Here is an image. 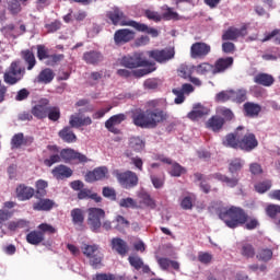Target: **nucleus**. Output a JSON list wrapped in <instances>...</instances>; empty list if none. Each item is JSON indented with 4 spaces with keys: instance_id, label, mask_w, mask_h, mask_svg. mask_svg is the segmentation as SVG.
<instances>
[{
    "instance_id": "1",
    "label": "nucleus",
    "mask_w": 280,
    "mask_h": 280,
    "mask_svg": "<svg viewBox=\"0 0 280 280\" xmlns=\"http://www.w3.org/2000/svg\"><path fill=\"white\" fill-rule=\"evenodd\" d=\"M218 215L229 229H237V226H244L245 224L247 231H255L259 226V220L249 218L248 213L240 207L231 206L230 208H220Z\"/></svg>"
},
{
    "instance_id": "2",
    "label": "nucleus",
    "mask_w": 280,
    "mask_h": 280,
    "mask_svg": "<svg viewBox=\"0 0 280 280\" xmlns=\"http://www.w3.org/2000/svg\"><path fill=\"white\" fill-rule=\"evenodd\" d=\"M167 112L155 108L143 110L141 108L135 109L131 114L133 125L138 128H156L159 124L167 121Z\"/></svg>"
},
{
    "instance_id": "3",
    "label": "nucleus",
    "mask_w": 280,
    "mask_h": 280,
    "mask_svg": "<svg viewBox=\"0 0 280 280\" xmlns=\"http://www.w3.org/2000/svg\"><path fill=\"white\" fill-rule=\"evenodd\" d=\"M121 67L126 69H138L132 71L135 78H143L144 75H150L156 69V63L150 62L143 59V52H135L131 56H125L120 60ZM139 67H145L139 69Z\"/></svg>"
},
{
    "instance_id": "4",
    "label": "nucleus",
    "mask_w": 280,
    "mask_h": 280,
    "mask_svg": "<svg viewBox=\"0 0 280 280\" xmlns=\"http://www.w3.org/2000/svg\"><path fill=\"white\" fill-rule=\"evenodd\" d=\"M47 150L50 155L44 160V165H46V167H51L52 165H56V163H60V161L69 163L70 161H73V155L75 154V150L73 149H62L60 151V148L56 144H48Z\"/></svg>"
},
{
    "instance_id": "5",
    "label": "nucleus",
    "mask_w": 280,
    "mask_h": 280,
    "mask_svg": "<svg viewBox=\"0 0 280 280\" xmlns=\"http://www.w3.org/2000/svg\"><path fill=\"white\" fill-rule=\"evenodd\" d=\"M237 137L240 138L238 150H243V152H253L259 145L255 133L249 132L244 126L237 127Z\"/></svg>"
},
{
    "instance_id": "6",
    "label": "nucleus",
    "mask_w": 280,
    "mask_h": 280,
    "mask_svg": "<svg viewBox=\"0 0 280 280\" xmlns=\"http://www.w3.org/2000/svg\"><path fill=\"white\" fill-rule=\"evenodd\" d=\"M83 255L89 258V264L97 270V268H102V261H104V254L100 250V245L93 244H83L82 246Z\"/></svg>"
},
{
    "instance_id": "7",
    "label": "nucleus",
    "mask_w": 280,
    "mask_h": 280,
    "mask_svg": "<svg viewBox=\"0 0 280 280\" xmlns=\"http://www.w3.org/2000/svg\"><path fill=\"white\" fill-rule=\"evenodd\" d=\"M23 75H25V68L21 67L20 60H15L11 62L9 69L4 72L3 81L5 84L14 86V84L23 80Z\"/></svg>"
},
{
    "instance_id": "8",
    "label": "nucleus",
    "mask_w": 280,
    "mask_h": 280,
    "mask_svg": "<svg viewBox=\"0 0 280 280\" xmlns=\"http://www.w3.org/2000/svg\"><path fill=\"white\" fill-rule=\"evenodd\" d=\"M37 59L39 62H45L46 67H56L58 62L65 60V55L62 54H49V48L47 46L39 44L36 46ZM46 60V61H45Z\"/></svg>"
},
{
    "instance_id": "9",
    "label": "nucleus",
    "mask_w": 280,
    "mask_h": 280,
    "mask_svg": "<svg viewBox=\"0 0 280 280\" xmlns=\"http://www.w3.org/2000/svg\"><path fill=\"white\" fill-rule=\"evenodd\" d=\"M104 218H106V211L102 208H90L88 210V224L93 233H100Z\"/></svg>"
},
{
    "instance_id": "10",
    "label": "nucleus",
    "mask_w": 280,
    "mask_h": 280,
    "mask_svg": "<svg viewBox=\"0 0 280 280\" xmlns=\"http://www.w3.org/2000/svg\"><path fill=\"white\" fill-rule=\"evenodd\" d=\"M113 175L116 176L118 183L125 189H132V187H137L139 185V176H137V173L132 171L121 173L119 170H116L113 172Z\"/></svg>"
},
{
    "instance_id": "11",
    "label": "nucleus",
    "mask_w": 280,
    "mask_h": 280,
    "mask_svg": "<svg viewBox=\"0 0 280 280\" xmlns=\"http://www.w3.org/2000/svg\"><path fill=\"white\" fill-rule=\"evenodd\" d=\"M211 54V45L205 42H196L190 46V58L194 60H205Z\"/></svg>"
},
{
    "instance_id": "12",
    "label": "nucleus",
    "mask_w": 280,
    "mask_h": 280,
    "mask_svg": "<svg viewBox=\"0 0 280 280\" xmlns=\"http://www.w3.org/2000/svg\"><path fill=\"white\" fill-rule=\"evenodd\" d=\"M106 16L109 19L112 25H120V27H130L129 23L135 22V20L126 21V15L119 8L112 9L106 13Z\"/></svg>"
},
{
    "instance_id": "13",
    "label": "nucleus",
    "mask_w": 280,
    "mask_h": 280,
    "mask_svg": "<svg viewBox=\"0 0 280 280\" xmlns=\"http://www.w3.org/2000/svg\"><path fill=\"white\" fill-rule=\"evenodd\" d=\"M175 55L176 52L174 51V48L154 49L148 51L149 58H152L155 60V62H160V65L168 62V60H172Z\"/></svg>"
},
{
    "instance_id": "14",
    "label": "nucleus",
    "mask_w": 280,
    "mask_h": 280,
    "mask_svg": "<svg viewBox=\"0 0 280 280\" xmlns=\"http://www.w3.org/2000/svg\"><path fill=\"white\" fill-rule=\"evenodd\" d=\"M32 143H34L33 136H25L23 132H18L11 138L10 145L11 150H21L23 145L28 148Z\"/></svg>"
},
{
    "instance_id": "15",
    "label": "nucleus",
    "mask_w": 280,
    "mask_h": 280,
    "mask_svg": "<svg viewBox=\"0 0 280 280\" xmlns=\"http://www.w3.org/2000/svg\"><path fill=\"white\" fill-rule=\"evenodd\" d=\"M49 109V98H40L32 108L31 114L36 119H47V110Z\"/></svg>"
},
{
    "instance_id": "16",
    "label": "nucleus",
    "mask_w": 280,
    "mask_h": 280,
    "mask_svg": "<svg viewBox=\"0 0 280 280\" xmlns=\"http://www.w3.org/2000/svg\"><path fill=\"white\" fill-rule=\"evenodd\" d=\"M106 178H108V167L106 166H98L85 174L86 183H96L97 180H106Z\"/></svg>"
},
{
    "instance_id": "17",
    "label": "nucleus",
    "mask_w": 280,
    "mask_h": 280,
    "mask_svg": "<svg viewBox=\"0 0 280 280\" xmlns=\"http://www.w3.org/2000/svg\"><path fill=\"white\" fill-rule=\"evenodd\" d=\"M136 33L130 28H120L117 30L114 34L115 45H126L130 40H135Z\"/></svg>"
},
{
    "instance_id": "18",
    "label": "nucleus",
    "mask_w": 280,
    "mask_h": 280,
    "mask_svg": "<svg viewBox=\"0 0 280 280\" xmlns=\"http://www.w3.org/2000/svg\"><path fill=\"white\" fill-rule=\"evenodd\" d=\"M248 27L243 25L241 28L229 27L222 35V40H237L240 37L248 35Z\"/></svg>"
},
{
    "instance_id": "19",
    "label": "nucleus",
    "mask_w": 280,
    "mask_h": 280,
    "mask_svg": "<svg viewBox=\"0 0 280 280\" xmlns=\"http://www.w3.org/2000/svg\"><path fill=\"white\" fill-rule=\"evenodd\" d=\"M233 62H235V60L233 59V57H221L218 58L214 61V75H218L220 73H225L226 71H229V69H231V67H233Z\"/></svg>"
},
{
    "instance_id": "20",
    "label": "nucleus",
    "mask_w": 280,
    "mask_h": 280,
    "mask_svg": "<svg viewBox=\"0 0 280 280\" xmlns=\"http://www.w3.org/2000/svg\"><path fill=\"white\" fill-rule=\"evenodd\" d=\"M122 121H126V116L124 114L114 115L105 121V128L108 132H113V135H119L121 130L115 126H119Z\"/></svg>"
},
{
    "instance_id": "21",
    "label": "nucleus",
    "mask_w": 280,
    "mask_h": 280,
    "mask_svg": "<svg viewBox=\"0 0 280 280\" xmlns=\"http://www.w3.org/2000/svg\"><path fill=\"white\" fill-rule=\"evenodd\" d=\"M18 200L25 202V200H32L34 198L36 190L33 187L26 186L25 184L18 185L15 189Z\"/></svg>"
},
{
    "instance_id": "22",
    "label": "nucleus",
    "mask_w": 280,
    "mask_h": 280,
    "mask_svg": "<svg viewBox=\"0 0 280 280\" xmlns=\"http://www.w3.org/2000/svg\"><path fill=\"white\" fill-rule=\"evenodd\" d=\"M143 148H145V142L139 137H132L129 139V144L128 149L125 151V156L130 159L132 156V152H143Z\"/></svg>"
},
{
    "instance_id": "23",
    "label": "nucleus",
    "mask_w": 280,
    "mask_h": 280,
    "mask_svg": "<svg viewBox=\"0 0 280 280\" xmlns=\"http://www.w3.org/2000/svg\"><path fill=\"white\" fill-rule=\"evenodd\" d=\"M211 176L214 180H219V183L225 185V187H230V189H235L240 185V177L237 176L229 177L222 173H214Z\"/></svg>"
},
{
    "instance_id": "24",
    "label": "nucleus",
    "mask_w": 280,
    "mask_h": 280,
    "mask_svg": "<svg viewBox=\"0 0 280 280\" xmlns=\"http://www.w3.org/2000/svg\"><path fill=\"white\" fill-rule=\"evenodd\" d=\"M82 60L85 65L97 67V65L104 60V55L97 50H89L83 54Z\"/></svg>"
},
{
    "instance_id": "25",
    "label": "nucleus",
    "mask_w": 280,
    "mask_h": 280,
    "mask_svg": "<svg viewBox=\"0 0 280 280\" xmlns=\"http://www.w3.org/2000/svg\"><path fill=\"white\" fill-rule=\"evenodd\" d=\"M51 174L57 180H65V178L73 176V170L65 164H60L52 168Z\"/></svg>"
},
{
    "instance_id": "26",
    "label": "nucleus",
    "mask_w": 280,
    "mask_h": 280,
    "mask_svg": "<svg viewBox=\"0 0 280 280\" xmlns=\"http://www.w3.org/2000/svg\"><path fill=\"white\" fill-rule=\"evenodd\" d=\"M259 113H261V105L257 103L246 102L243 105V114L245 117L255 119V117H259Z\"/></svg>"
},
{
    "instance_id": "27",
    "label": "nucleus",
    "mask_w": 280,
    "mask_h": 280,
    "mask_svg": "<svg viewBox=\"0 0 280 280\" xmlns=\"http://www.w3.org/2000/svg\"><path fill=\"white\" fill-rule=\"evenodd\" d=\"M20 56L22 60L25 62L27 71H32L34 67H36V55H34V51L32 49L21 50Z\"/></svg>"
},
{
    "instance_id": "28",
    "label": "nucleus",
    "mask_w": 280,
    "mask_h": 280,
    "mask_svg": "<svg viewBox=\"0 0 280 280\" xmlns=\"http://www.w3.org/2000/svg\"><path fill=\"white\" fill-rule=\"evenodd\" d=\"M33 203L34 211H51L56 207V201L48 198H39Z\"/></svg>"
},
{
    "instance_id": "29",
    "label": "nucleus",
    "mask_w": 280,
    "mask_h": 280,
    "mask_svg": "<svg viewBox=\"0 0 280 280\" xmlns=\"http://www.w3.org/2000/svg\"><path fill=\"white\" fill-rule=\"evenodd\" d=\"M224 118H222V116L214 115L208 119L206 127L209 128V130H212V132H220V130L224 128Z\"/></svg>"
},
{
    "instance_id": "30",
    "label": "nucleus",
    "mask_w": 280,
    "mask_h": 280,
    "mask_svg": "<svg viewBox=\"0 0 280 280\" xmlns=\"http://www.w3.org/2000/svg\"><path fill=\"white\" fill-rule=\"evenodd\" d=\"M224 148H232L233 150H240V137L237 136V128L234 132L228 133L223 141Z\"/></svg>"
},
{
    "instance_id": "31",
    "label": "nucleus",
    "mask_w": 280,
    "mask_h": 280,
    "mask_svg": "<svg viewBox=\"0 0 280 280\" xmlns=\"http://www.w3.org/2000/svg\"><path fill=\"white\" fill-rule=\"evenodd\" d=\"M55 78L56 73L51 70V68H45L38 73L36 81L38 84H51Z\"/></svg>"
},
{
    "instance_id": "32",
    "label": "nucleus",
    "mask_w": 280,
    "mask_h": 280,
    "mask_svg": "<svg viewBox=\"0 0 280 280\" xmlns=\"http://www.w3.org/2000/svg\"><path fill=\"white\" fill-rule=\"evenodd\" d=\"M113 250H116L118 255H121V257H125V255H128V243L124 241L120 237H114L110 242Z\"/></svg>"
},
{
    "instance_id": "33",
    "label": "nucleus",
    "mask_w": 280,
    "mask_h": 280,
    "mask_svg": "<svg viewBox=\"0 0 280 280\" xmlns=\"http://www.w3.org/2000/svg\"><path fill=\"white\" fill-rule=\"evenodd\" d=\"M128 25L137 30V32H144L145 34H150L152 38L159 37V30L149 27L148 24L139 23V22H130Z\"/></svg>"
},
{
    "instance_id": "34",
    "label": "nucleus",
    "mask_w": 280,
    "mask_h": 280,
    "mask_svg": "<svg viewBox=\"0 0 280 280\" xmlns=\"http://www.w3.org/2000/svg\"><path fill=\"white\" fill-rule=\"evenodd\" d=\"M190 69L192 71H196L198 75H208V73H211V75H215L214 67L209 62H201L197 66L190 67Z\"/></svg>"
},
{
    "instance_id": "35",
    "label": "nucleus",
    "mask_w": 280,
    "mask_h": 280,
    "mask_svg": "<svg viewBox=\"0 0 280 280\" xmlns=\"http://www.w3.org/2000/svg\"><path fill=\"white\" fill-rule=\"evenodd\" d=\"M254 82L260 86H272L275 84V77L260 72L254 77Z\"/></svg>"
},
{
    "instance_id": "36",
    "label": "nucleus",
    "mask_w": 280,
    "mask_h": 280,
    "mask_svg": "<svg viewBox=\"0 0 280 280\" xmlns=\"http://www.w3.org/2000/svg\"><path fill=\"white\" fill-rule=\"evenodd\" d=\"M58 137H60L61 141L65 143H75L78 141V136L73 132L71 127H65L58 132Z\"/></svg>"
},
{
    "instance_id": "37",
    "label": "nucleus",
    "mask_w": 280,
    "mask_h": 280,
    "mask_svg": "<svg viewBox=\"0 0 280 280\" xmlns=\"http://www.w3.org/2000/svg\"><path fill=\"white\" fill-rule=\"evenodd\" d=\"M71 128H82V126H91L93 124V120L91 117H80L78 115H71L69 120Z\"/></svg>"
},
{
    "instance_id": "38",
    "label": "nucleus",
    "mask_w": 280,
    "mask_h": 280,
    "mask_svg": "<svg viewBox=\"0 0 280 280\" xmlns=\"http://www.w3.org/2000/svg\"><path fill=\"white\" fill-rule=\"evenodd\" d=\"M26 242L28 244H32V246H38V244H42V242H45V234L40 231H31L26 235Z\"/></svg>"
},
{
    "instance_id": "39",
    "label": "nucleus",
    "mask_w": 280,
    "mask_h": 280,
    "mask_svg": "<svg viewBox=\"0 0 280 280\" xmlns=\"http://www.w3.org/2000/svg\"><path fill=\"white\" fill-rule=\"evenodd\" d=\"M248 100V91L244 88L232 90V102L234 104H244Z\"/></svg>"
},
{
    "instance_id": "40",
    "label": "nucleus",
    "mask_w": 280,
    "mask_h": 280,
    "mask_svg": "<svg viewBox=\"0 0 280 280\" xmlns=\"http://www.w3.org/2000/svg\"><path fill=\"white\" fill-rule=\"evenodd\" d=\"M244 168V160L241 158H235L229 162L228 170L230 174H240Z\"/></svg>"
},
{
    "instance_id": "41",
    "label": "nucleus",
    "mask_w": 280,
    "mask_h": 280,
    "mask_svg": "<svg viewBox=\"0 0 280 280\" xmlns=\"http://www.w3.org/2000/svg\"><path fill=\"white\" fill-rule=\"evenodd\" d=\"M70 215L74 225L82 226L84 224V210L74 208L71 210Z\"/></svg>"
},
{
    "instance_id": "42",
    "label": "nucleus",
    "mask_w": 280,
    "mask_h": 280,
    "mask_svg": "<svg viewBox=\"0 0 280 280\" xmlns=\"http://www.w3.org/2000/svg\"><path fill=\"white\" fill-rule=\"evenodd\" d=\"M36 190H35V198L40 199L45 198L47 196V182L43 179H38L35 184Z\"/></svg>"
},
{
    "instance_id": "43",
    "label": "nucleus",
    "mask_w": 280,
    "mask_h": 280,
    "mask_svg": "<svg viewBox=\"0 0 280 280\" xmlns=\"http://www.w3.org/2000/svg\"><path fill=\"white\" fill-rule=\"evenodd\" d=\"M138 197L140 198V202L147 206L149 209H156V201L150 196V194L145 191L139 192Z\"/></svg>"
},
{
    "instance_id": "44",
    "label": "nucleus",
    "mask_w": 280,
    "mask_h": 280,
    "mask_svg": "<svg viewBox=\"0 0 280 280\" xmlns=\"http://www.w3.org/2000/svg\"><path fill=\"white\" fill-rule=\"evenodd\" d=\"M241 255L242 257H245L246 259H253L255 257V247L253 244L249 243H242L241 245Z\"/></svg>"
},
{
    "instance_id": "45",
    "label": "nucleus",
    "mask_w": 280,
    "mask_h": 280,
    "mask_svg": "<svg viewBox=\"0 0 280 280\" xmlns=\"http://www.w3.org/2000/svg\"><path fill=\"white\" fill-rule=\"evenodd\" d=\"M163 10H165V12L162 13V19H164V21H179L180 20L178 12L174 11L173 8L164 5Z\"/></svg>"
},
{
    "instance_id": "46",
    "label": "nucleus",
    "mask_w": 280,
    "mask_h": 280,
    "mask_svg": "<svg viewBox=\"0 0 280 280\" xmlns=\"http://www.w3.org/2000/svg\"><path fill=\"white\" fill-rule=\"evenodd\" d=\"M114 222L116 223L115 230L119 231L120 233L126 231L130 226V221H128L124 215L118 214Z\"/></svg>"
},
{
    "instance_id": "47",
    "label": "nucleus",
    "mask_w": 280,
    "mask_h": 280,
    "mask_svg": "<svg viewBox=\"0 0 280 280\" xmlns=\"http://www.w3.org/2000/svg\"><path fill=\"white\" fill-rule=\"evenodd\" d=\"M217 113L222 117V119H224V124H226V121H233V119H235V114L231 108L219 107L217 109Z\"/></svg>"
},
{
    "instance_id": "48",
    "label": "nucleus",
    "mask_w": 280,
    "mask_h": 280,
    "mask_svg": "<svg viewBox=\"0 0 280 280\" xmlns=\"http://www.w3.org/2000/svg\"><path fill=\"white\" fill-rule=\"evenodd\" d=\"M183 74V78H185V80H189V82H191L192 84H195V86H202V81H200V79L196 78V77H191V73L194 72V70L191 68H183V70L180 71Z\"/></svg>"
},
{
    "instance_id": "49",
    "label": "nucleus",
    "mask_w": 280,
    "mask_h": 280,
    "mask_svg": "<svg viewBox=\"0 0 280 280\" xmlns=\"http://www.w3.org/2000/svg\"><path fill=\"white\" fill-rule=\"evenodd\" d=\"M9 231H16V229H30V221L20 219L8 223Z\"/></svg>"
},
{
    "instance_id": "50",
    "label": "nucleus",
    "mask_w": 280,
    "mask_h": 280,
    "mask_svg": "<svg viewBox=\"0 0 280 280\" xmlns=\"http://www.w3.org/2000/svg\"><path fill=\"white\" fill-rule=\"evenodd\" d=\"M272 38L276 45H280V28H275L272 32L266 33L261 43H268V40H272Z\"/></svg>"
},
{
    "instance_id": "51",
    "label": "nucleus",
    "mask_w": 280,
    "mask_h": 280,
    "mask_svg": "<svg viewBox=\"0 0 280 280\" xmlns=\"http://www.w3.org/2000/svg\"><path fill=\"white\" fill-rule=\"evenodd\" d=\"M256 258L258 261H265L268 262L270 259H272V249L270 248H261L257 252Z\"/></svg>"
},
{
    "instance_id": "52",
    "label": "nucleus",
    "mask_w": 280,
    "mask_h": 280,
    "mask_svg": "<svg viewBox=\"0 0 280 280\" xmlns=\"http://www.w3.org/2000/svg\"><path fill=\"white\" fill-rule=\"evenodd\" d=\"M205 115H208L207 108L199 107L188 113L187 117L188 119H191V121H196L197 119H201V117H205Z\"/></svg>"
},
{
    "instance_id": "53",
    "label": "nucleus",
    "mask_w": 280,
    "mask_h": 280,
    "mask_svg": "<svg viewBox=\"0 0 280 280\" xmlns=\"http://www.w3.org/2000/svg\"><path fill=\"white\" fill-rule=\"evenodd\" d=\"M171 170L168 172V174H171V176H174L176 178L183 176V174H185V172H187L185 170V167H183L180 164H178L177 162H174L173 164H171Z\"/></svg>"
},
{
    "instance_id": "54",
    "label": "nucleus",
    "mask_w": 280,
    "mask_h": 280,
    "mask_svg": "<svg viewBox=\"0 0 280 280\" xmlns=\"http://www.w3.org/2000/svg\"><path fill=\"white\" fill-rule=\"evenodd\" d=\"M215 102H220L222 104L226 102H232V90L221 91L215 95Z\"/></svg>"
},
{
    "instance_id": "55",
    "label": "nucleus",
    "mask_w": 280,
    "mask_h": 280,
    "mask_svg": "<svg viewBox=\"0 0 280 280\" xmlns=\"http://www.w3.org/2000/svg\"><path fill=\"white\" fill-rule=\"evenodd\" d=\"M47 117L50 121H58L60 119V107L48 106Z\"/></svg>"
},
{
    "instance_id": "56",
    "label": "nucleus",
    "mask_w": 280,
    "mask_h": 280,
    "mask_svg": "<svg viewBox=\"0 0 280 280\" xmlns=\"http://www.w3.org/2000/svg\"><path fill=\"white\" fill-rule=\"evenodd\" d=\"M119 207H122L124 209H138L139 208V206L137 205V201H135V199H132L131 197L120 199Z\"/></svg>"
},
{
    "instance_id": "57",
    "label": "nucleus",
    "mask_w": 280,
    "mask_h": 280,
    "mask_svg": "<svg viewBox=\"0 0 280 280\" xmlns=\"http://www.w3.org/2000/svg\"><path fill=\"white\" fill-rule=\"evenodd\" d=\"M150 179L155 189H162V187L165 185L164 176L151 174Z\"/></svg>"
},
{
    "instance_id": "58",
    "label": "nucleus",
    "mask_w": 280,
    "mask_h": 280,
    "mask_svg": "<svg viewBox=\"0 0 280 280\" xmlns=\"http://www.w3.org/2000/svg\"><path fill=\"white\" fill-rule=\"evenodd\" d=\"M128 261L135 270H141V267L143 266V259L139 256H129Z\"/></svg>"
},
{
    "instance_id": "59",
    "label": "nucleus",
    "mask_w": 280,
    "mask_h": 280,
    "mask_svg": "<svg viewBox=\"0 0 280 280\" xmlns=\"http://www.w3.org/2000/svg\"><path fill=\"white\" fill-rule=\"evenodd\" d=\"M144 16H147L149 21H154L155 23H161V21H163V15H160L159 12L152 10H145Z\"/></svg>"
},
{
    "instance_id": "60",
    "label": "nucleus",
    "mask_w": 280,
    "mask_h": 280,
    "mask_svg": "<svg viewBox=\"0 0 280 280\" xmlns=\"http://www.w3.org/2000/svg\"><path fill=\"white\" fill-rule=\"evenodd\" d=\"M104 198H108V200H117V191H115V188H110L108 186L103 187L102 191Z\"/></svg>"
},
{
    "instance_id": "61",
    "label": "nucleus",
    "mask_w": 280,
    "mask_h": 280,
    "mask_svg": "<svg viewBox=\"0 0 280 280\" xmlns=\"http://www.w3.org/2000/svg\"><path fill=\"white\" fill-rule=\"evenodd\" d=\"M272 187V183L270 182H261L255 185V190L258 194H266Z\"/></svg>"
},
{
    "instance_id": "62",
    "label": "nucleus",
    "mask_w": 280,
    "mask_h": 280,
    "mask_svg": "<svg viewBox=\"0 0 280 280\" xmlns=\"http://www.w3.org/2000/svg\"><path fill=\"white\" fill-rule=\"evenodd\" d=\"M266 213L269 218H277V214L280 213V206L279 205L267 206Z\"/></svg>"
},
{
    "instance_id": "63",
    "label": "nucleus",
    "mask_w": 280,
    "mask_h": 280,
    "mask_svg": "<svg viewBox=\"0 0 280 280\" xmlns=\"http://www.w3.org/2000/svg\"><path fill=\"white\" fill-rule=\"evenodd\" d=\"M9 11L11 14H19L21 12V2L19 0H11L9 2Z\"/></svg>"
},
{
    "instance_id": "64",
    "label": "nucleus",
    "mask_w": 280,
    "mask_h": 280,
    "mask_svg": "<svg viewBox=\"0 0 280 280\" xmlns=\"http://www.w3.org/2000/svg\"><path fill=\"white\" fill-rule=\"evenodd\" d=\"M93 280H115V275L113 273H96L93 276Z\"/></svg>"
}]
</instances>
